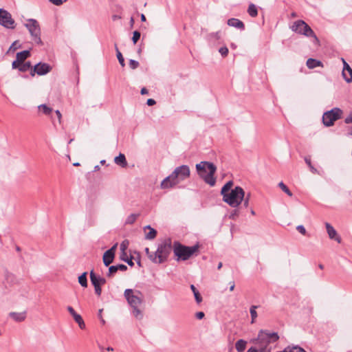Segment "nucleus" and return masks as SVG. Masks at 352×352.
Returning a JSON list of instances; mask_svg holds the SVG:
<instances>
[{
  "mask_svg": "<svg viewBox=\"0 0 352 352\" xmlns=\"http://www.w3.org/2000/svg\"><path fill=\"white\" fill-rule=\"evenodd\" d=\"M140 36H141V34L139 31L135 30L133 32L132 41L134 44H135L138 41V40L140 38Z\"/></svg>",
  "mask_w": 352,
  "mask_h": 352,
  "instance_id": "40",
  "label": "nucleus"
},
{
  "mask_svg": "<svg viewBox=\"0 0 352 352\" xmlns=\"http://www.w3.org/2000/svg\"><path fill=\"white\" fill-rule=\"evenodd\" d=\"M344 122L346 124L352 123V112L349 114V116L347 118H345Z\"/></svg>",
  "mask_w": 352,
  "mask_h": 352,
  "instance_id": "53",
  "label": "nucleus"
},
{
  "mask_svg": "<svg viewBox=\"0 0 352 352\" xmlns=\"http://www.w3.org/2000/svg\"><path fill=\"white\" fill-rule=\"evenodd\" d=\"M140 93H141L142 95L147 94H148V90L145 87H143L141 89Z\"/></svg>",
  "mask_w": 352,
  "mask_h": 352,
  "instance_id": "57",
  "label": "nucleus"
},
{
  "mask_svg": "<svg viewBox=\"0 0 352 352\" xmlns=\"http://www.w3.org/2000/svg\"><path fill=\"white\" fill-rule=\"evenodd\" d=\"M305 161L306 162V164L308 165V166L309 167L311 171L313 173H317V170L316 168H315L312 164H311V159L309 157H305Z\"/></svg>",
  "mask_w": 352,
  "mask_h": 352,
  "instance_id": "39",
  "label": "nucleus"
},
{
  "mask_svg": "<svg viewBox=\"0 0 352 352\" xmlns=\"http://www.w3.org/2000/svg\"><path fill=\"white\" fill-rule=\"evenodd\" d=\"M247 342L240 339L235 344V348L238 352H243L246 347Z\"/></svg>",
  "mask_w": 352,
  "mask_h": 352,
  "instance_id": "24",
  "label": "nucleus"
},
{
  "mask_svg": "<svg viewBox=\"0 0 352 352\" xmlns=\"http://www.w3.org/2000/svg\"><path fill=\"white\" fill-rule=\"evenodd\" d=\"M127 244H128V241H123L121 244H120V250H121V254H124V255H126V250L127 248Z\"/></svg>",
  "mask_w": 352,
  "mask_h": 352,
  "instance_id": "44",
  "label": "nucleus"
},
{
  "mask_svg": "<svg viewBox=\"0 0 352 352\" xmlns=\"http://www.w3.org/2000/svg\"><path fill=\"white\" fill-rule=\"evenodd\" d=\"M227 24L229 26L234 27L236 29H239L241 31H243L245 30V24L244 23L236 18H231L229 19L227 21Z\"/></svg>",
  "mask_w": 352,
  "mask_h": 352,
  "instance_id": "19",
  "label": "nucleus"
},
{
  "mask_svg": "<svg viewBox=\"0 0 352 352\" xmlns=\"http://www.w3.org/2000/svg\"><path fill=\"white\" fill-rule=\"evenodd\" d=\"M107 351H113V349L111 346H108L107 349H106Z\"/></svg>",
  "mask_w": 352,
  "mask_h": 352,
  "instance_id": "62",
  "label": "nucleus"
},
{
  "mask_svg": "<svg viewBox=\"0 0 352 352\" xmlns=\"http://www.w3.org/2000/svg\"><path fill=\"white\" fill-rule=\"evenodd\" d=\"M296 230L302 235H306L307 232L305 227L302 225H299L296 227Z\"/></svg>",
  "mask_w": 352,
  "mask_h": 352,
  "instance_id": "47",
  "label": "nucleus"
},
{
  "mask_svg": "<svg viewBox=\"0 0 352 352\" xmlns=\"http://www.w3.org/2000/svg\"><path fill=\"white\" fill-rule=\"evenodd\" d=\"M124 296L131 307H139L142 303V293L140 291L134 292L132 289H126Z\"/></svg>",
  "mask_w": 352,
  "mask_h": 352,
  "instance_id": "9",
  "label": "nucleus"
},
{
  "mask_svg": "<svg viewBox=\"0 0 352 352\" xmlns=\"http://www.w3.org/2000/svg\"><path fill=\"white\" fill-rule=\"evenodd\" d=\"M67 309L69 311V313L73 316L74 320L78 324L79 327L81 329H85V324L81 316L77 314L74 309V308L71 306H68L67 307Z\"/></svg>",
  "mask_w": 352,
  "mask_h": 352,
  "instance_id": "16",
  "label": "nucleus"
},
{
  "mask_svg": "<svg viewBox=\"0 0 352 352\" xmlns=\"http://www.w3.org/2000/svg\"><path fill=\"white\" fill-rule=\"evenodd\" d=\"M190 289L193 292L195 300L197 303H200L202 301V297L201 296L199 291L197 289L194 285H190Z\"/></svg>",
  "mask_w": 352,
  "mask_h": 352,
  "instance_id": "28",
  "label": "nucleus"
},
{
  "mask_svg": "<svg viewBox=\"0 0 352 352\" xmlns=\"http://www.w3.org/2000/svg\"><path fill=\"white\" fill-rule=\"evenodd\" d=\"M120 259L126 263H127V264L131 266V267H133L134 265V263L133 262L132 259H133V256H131L130 258H129L128 257H126V258H124V254H120Z\"/></svg>",
  "mask_w": 352,
  "mask_h": 352,
  "instance_id": "37",
  "label": "nucleus"
},
{
  "mask_svg": "<svg viewBox=\"0 0 352 352\" xmlns=\"http://www.w3.org/2000/svg\"><path fill=\"white\" fill-rule=\"evenodd\" d=\"M87 272L82 273L79 277H78V283L82 287H87Z\"/></svg>",
  "mask_w": 352,
  "mask_h": 352,
  "instance_id": "29",
  "label": "nucleus"
},
{
  "mask_svg": "<svg viewBox=\"0 0 352 352\" xmlns=\"http://www.w3.org/2000/svg\"><path fill=\"white\" fill-rule=\"evenodd\" d=\"M116 248V245H114L104 253L102 260L105 266L108 267L113 261Z\"/></svg>",
  "mask_w": 352,
  "mask_h": 352,
  "instance_id": "15",
  "label": "nucleus"
},
{
  "mask_svg": "<svg viewBox=\"0 0 352 352\" xmlns=\"http://www.w3.org/2000/svg\"><path fill=\"white\" fill-rule=\"evenodd\" d=\"M49 1L55 6H60L63 2L67 1V0H49Z\"/></svg>",
  "mask_w": 352,
  "mask_h": 352,
  "instance_id": "49",
  "label": "nucleus"
},
{
  "mask_svg": "<svg viewBox=\"0 0 352 352\" xmlns=\"http://www.w3.org/2000/svg\"><path fill=\"white\" fill-rule=\"evenodd\" d=\"M196 170L199 176L210 186H214L216 184L214 174L217 170V166L212 162L202 161L196 164Z\"/></svg>",
  "mask_w": 352,
  "mask_h": 352,
  "instance_id": "2",
  "label": "nucleus"
},
{
  "mask_svg": "<svg viewBox=\"0 0 352 352\" xmlns=\"http://www.w3.org/2000/svg\"><path fill=\"white\" fill-rule=\"evenodd\" d=\"M257 307H258L256 305H252L250 309V315H251V318H252V322H251L252 323H254L255 319L257 318V313L256 311Z\"/></svg>",
  "mask_w": 352,
  "mask_h": 352,
  "instance_id": "32",
  "label": "nucleus"
},
{
  "mask_svg": "<svg viewBox=\"0 0 352 352\" xmlns=\"http://www.w3.org/2000/svg\"><path fill=\"white\" fill-rule=\"evenodd\" d=\"M134 22H135L134 21V19L133 17H131V19H130V26H131V28H133Z\"/></svg>",
  "mask_w": 352,
  "mask_h": 352,
  "instance_id": "59",
  "label": "nucleus"
},
{
  "mask_svg": "<svg viewBox=\"0 0 352 352\" xmlns=\"http://www.w3.org/2000/svg\"><path fill=\"white\" fill-rule=\"evenodd\" d=\"M90 279L92 285L94 287L96 294L100 296L102 293L101 285L106 283V279L104 278L96 276L93 270L90 272Z\"/></svg>",
  "mask_w": 352,
  "mask_h": 352,
  "instance_id": "12",
  "label": "nucleus"
},
{
  "mask_svg": "<svg viewBox=\"0 0 352 352\" xmlns=\"http://www.w3.org/2000/svg\"><path fill=\"white\" fill-rule=\"evenodd\" d=\"M139 214H130L126 219V224H133L135 220L137 219Z\"/></svg>",
  "mask_w": 352,
  "mask_h": 352,
  "instance_id": "35",
  "label": "nucleus"
},
{
  "mask_svg": "<svg viewBox=\"0 0 352 352\" xmlns=\"http://www.w3.org/2000/svg\"><path fill=\"white\" fill-rule=\"evenodd\" d=\"M190 170L187 165H182L177 167L174 171L168 177H166L161 183V187L163 189L172 188L188 178Z\"/></svg>",
  "mask_w": 352,
  "mask_h": 352,
  "instance_id": "1",
  "label": "nucleus"
},
{
  "mask_svg": "<svg viewBox=\"0 0 352 352\" xmlns=\"http://www.w3.org/2000/svg\"><path fill=\"white\" fill-rule=\"evenodd\" d=\"M204 316H205V314L203 311L197 312L195 314V317L199 320L203 319L204 318Z\"/></svg>",
  "mask_w": 352,
  "mask_h": 352,
  "instance_id": "51",
  "label": "nucleus"
},
{
  "mask_svg": "<svg viewBox=\"0 0 352 352\" xmlns=\"http://www.w3.org/2000/svg\"><path fill=\"white\" fill-rule=\"evenodd\" d=\"M234 287H235L234 283V282L231 283V285L230 287V291L232 292L234 289Z\"/></svg>",
  "mask_w": 352,
  "mask_h": 352,
  "instance_id": "58",
  "label": "nucleus"
},
{
  "mask_svg": "<svg viewBox=\"0 0 352 352\" xmlns=\"http://www.w3.org/2000/svg\"><path fill=\"white\" fill-rule=\"evenodd\" d=\"M245 196V191L241 186H236L223 197V201L233 208L238 207Z\"/></svg>",
  "mask_w": 352,
  "mask_h": 352,
  "instance_id": "5",
  "label": "nucleus"
},
{
  "mask_svg": "<svg viewBox=\"0 0 352 352\" xmlns=\"http://www.w3.org/2000/svg\"><path fill=\"white\" fill-rule=\"evenodd\" d=\"M100 170V166L98 165L95 166L94 171H97Z\"/></svg>",
  "mask_w": 352,
  "mask_h": 352,
  "instance_id": "63",
  "label": "nucleus"
},
{
  "mask_svg": "<svg viewBox=\"0 0 352 352\" xmlns=\"http://www.w3.org/2000/svg\"><path fill=\"white\" fill-rule=\"evenodd\" d=\"M250 193H248L246 195H245L244 198L242 201H243V206L245 208H248L249 206V202L250 199Z\"/></svg>",
  "mask_w": 352,
  "mask_h": 352,
  "instance_id": "42",
  "label": "nucleus"
},
{
  "mask_svg": "<svg viewBox=\"0 0 352 352\" xmlns=\"http://www.w3.org/2000/svg\"><path fill=\"white\" fill-rule=\"evenodd\" d=\"M222 265H222V263H221V262L219 263L218 266H217V269H218V270H220V269L222 267Z\"/></svg>",
  "mask_w": 352,
  "mask_h": 352,
  "instance_id": "64",
  "label": "nucleus"
},
{
  "mask_svg": "<svg viewBox=\"0 0 352 352\" xmlns=\"http://www.w3.org/2000/svg\"><path fill=\"white\" fill-rule=\"evenodd\" d=\"M155 103H156L155 100L153 98H149L146 101V104L148 106H153V105L155 104Z\"/></svg>",
  "mask_w": 352,
  "mask_h": 352,
  "instance_id": "52",
  "label": "nucleus"
},
{
  "mask_svg": "<svg viewBox=\"0 0 352 352\" xmlns=\"http://www.w3.org/2000/svg\"><path fill=\"white\" fill-rule=\"evenodd\" d=\"M342 111L339 108H333L330 111L324 113L322 116V122L326 126H331L334 122L341 118Z\"/></svg>",
  "mask_w": 352,
  "mask_h": 352,
  "instance_id": "10",
  "label": "nucleus"
},
{
  "mask_svg": "<svg viewBox=\"0 0 352 352\" xmlns=\"http://www.w3.org/2000/svg\"><path fill=\"white\" fill-rule=\"evenodd\" d=\"M10 316L13 318L16 322H21L25 319L26 313L25 312H11L10 313Z\"/></svg>",
  "mask_w": 352,
  "mask_h": 352,
  "instance_id": "22",
  "label": "nucleus"
},
{
  "mask_svg": "<svg viewBox=\"0 0 352 352\" xmlns=\"http://www.w3.org/2000/svg\"><path fill=\"white\" fill-rule=\"evenodd\" d=\"M32 68H33V67H32L31 63L30 61H27L25 63H19V66L16 69L20 72H25L29 69L31 70Z\"/></svg>",
  "mask_w": 352,
  "mask_h": 352,
  "instance_id": "26",
  "label": "nucleus"
},
{
  "mask_svg": "<svg viewBox=\"0 0 352 352\" xmlns=\"http://www.w3.org/2000/svg\"><path fill=\"white\" fill-rule=\"evenodd\" d=\"M118 270H120V271H126L127 270V267L126 265H124V264H118L117 265H116Z\"/></svg>",
  "mask_w": 352,
  "mask_h": 352,
  "instance_id": "50",
  "label": "nucleus"
},
{
  "mask_svg": "<svg viewBox=\"0 0 352 352\" xmlns=\"http://www.w3.org/2000/svg\"><path fill=\"white\" fill-rule=\"evenodd\" d=\"M199 248V243L192 246H186L179 241H175L173 243V252L175 256L177 257V261H186L192 255H197Z\"/></svg>",
  "mask_w": 352,
  "mask_h": 352,
  "instance_id": "4",
  "label": "nucleus"
},
{
  "mask_svg": "<svg viewBox=\"0 0 352 352\" xmlns=\"http://www.w3.org/2000/svg\"><path fill=\"white\" fill-rule=\"evenodd\" d=\"M115 47H116V52H117V58H118V60L119 61V63L120 64V65L122 67H124L125 65V63H124V59L122 56V54H121V52L119 51L118 47H117V45H115Z\"/></svg>",
  "mask_w": 352,
  "mask_h": 352,
  "instance_id": "31",
  "label": "nucleus"
},
{
  "mask_svg": "<svg viewBox=\"0 0 352 352\" xmlns=\"http://www.w3.org/2000/svg\"><path fill=\"white\" fill-rule=\"evenodd\" d=\"M141 21H146V16L144 14H141Z\"/></svg>",
  "mask_w": 352,
  "mask_h": 352,
  "instance_id": "61",
  "label": "nucleus"
},
{
  "mask_svg": "<svg viewBox=\"0 0 352 352\" xmlns=\"http://www.w3.org/2000/svg\"><path fill=\"white\" fill-rule=\"evenodd\" d=\"M19 47H21V45L18 43V41H16L12 43V44L11 45V46L10 47V48L8 51V53L10 51L14 52Z\"/></svg>",
  "mask_w": 352,
  "mask_h": 352,
  "instance_id": "41",
  "label": "nucleus"
},
{
  "mask_svg": "<svg viewBox=\"0 0 352 352\" xmlns=\"http://www.w3.org/2000/svg\"><path fill=\"white\" fill-rule=\"evenodd\" d=\"M325 227L329 237L331 239H333L336 241L338 243H340L342 241L341 237L338 235L337 231L334 229V228L329 223L327 222L325 223Z\"/></svg>",
  "mask_w": 352,
  "mask_h": 352,
  "instance_id": "18",
  "label": "nucleus"
},
{
  "mask_svg": "<svg viewBox=\"0 0 352 352\" xmlns=\"http://www.w3.org/2000/svg\"><path fill=\"white\" fill-rule=\"evenodd\" d=\"M114 162L122 168H126L128 165L125 155L120 153L118 156L114 158Z\"/></svg>",
  "mask_w": 352,
  "mask_h": 352,
  "instance_id": "20",
  "label": "nucleus"
},
{
  "mask_svg": "<svg viewBox=\"0 0 352 352\" xmlns=\"http://www.w3.org/2000/svg\"><path fill=\"white\" fill-rule=\"evenodd\" d=\"M118 269L116 265H111L109 268V272L107 274V276L108 277H112L114 276V274L118 272Z\"/></svg>",
  "mask_w": 352,
  "mask_h": 352,
  "instance_id": "36",
  "label": "nucleus"
},
{
  "mask_svg": "<svg viewBox=\"0 0 352 352\" xmlns=\"http://www.w3.org/2000/svg\"><path fill=\"white\" fill-rule=\"evenodd\" d=\"M138 66H139V63L137 60H135L133 59H131L129 60V67L132 69H135L138 68Z\"/></svg>",
  "mask_w": 352,
  "mask_h": 352,
  "instance_id": "43",
  "label": "nucleus"
},
{
  "mask_svg": "<svg viewBox=\"0 0 352 352\" xmlns=\"http://www.w3.org/2000/svg\"><path fill=\"white\" fill-rule=\"evenodd\" d=\"M278 186L288 196L292 197L293 195L292 192L290 191V190L288 188V187L283 182H279Z\"/></svg>",
  "mask_w": 352,
  "mask_h": 352,
  "instance_id": "30",
  "label": "nucleus"
},
{
  "mask_svg": "<svg viewBox=\"0 0 352 352\" xmlns=\"http://www.w3.org/2000/svg\"><path fill=\"white\" fill-rule=\"evenodd\" d=\"M56 116H57V117H58V119L59 122H60L61 113H60V111H59V110H56Z\"/></svg>",
  "mask_w": 352,
  "mask_h": 352,
  "instance_id": "55",
  "label": "nucleus"
},
{
  "mask_svg": "<svg viewBox=\"0 0 352 352\" xmlns=\"http://www.w3.org/2000/svg\"><path fill=\"white\" fill-rule=\"evenodd\" d=\"M52 67L45 63H38L31 69L30 75L34 76L36 74L39 76L45 75L52 70Z\"/></svg>",
  "mask_w": 352,
  "mask_h": 352,
  "instance_id": "13",
  "label": "nucleus"
},
{
  "mask_svg": "<svg viewBox=\"0 0 352 352\" xmlns=\"http://www.w3.org/2000/svg\"><path fill=\"white\" fill-rule=\"evenodd\" d=\"M219 52L222 56L225 57L228 54V49L227 47H222L219 50Z\"/></svg>",
  "mask_w": 352,
  "mask_h": 352,
  "instance_id": "46",
  "label": "nucleus"
},
{
  "mask_svg": "<svg viewBox=\"0 0 352 352\" xmlns=\"http://www.w3.org/2000/svg\"><path fill=\"white\" fill-rule=\"evenodd\" d=\"M306 65L309 69H314L316 67H322L323 64L320 60L309 58L307 59Z\"/></svg>",
  "mask_w": 352,
  "mask_h": 352,
  "instance_id": "21",
  "label": "nucleus"
},
{
  "mask_svg": "<svg viewBox=\"0 0 352 352\" xmlns=\"http://www.w3.org/2000/svg\"><path fill=\"white\" fill-rule=\"evenodd\" d=\"M258 349L254 348V347H251L250 348L247 352H258Z\"/></svg>",
  "mask_w": 352,
  "mask_h": 352,
  "instance_id": "56",
  "label": "nucleus"
},
{
  "mask_svg": "<svg viewBox=\"0 0 352 352\" xmlns=\"http://www.w3.org/2000/svg\"><path fill=\"white\" fill-rule=\"evenodd\" d=\"M25 27L28 30L32 39L38 45H43L41 38V28L38 22L34 19H29L27 23L24 24Z\"/></svg>",
  "mask_w": 352,
  "mask_h": 352,
  "instance_id": "6",
  "label": "nucleus"
},
{
  "mask_svg": "<svg viewBox=\"0 0 352 352\" xmlns=\"http://www.w3.org/2000/svg\"><path fill=\"white\" fill-rule=\"evenodd\" d=\"M236 214H237V210H235L234 212H233L230 214V218L234 219V215H236Z\"/></svg>",
  "mask_w": 352,
  "mask_h": 352,
  "instance_id": "60",
  "label": "nucleus"
},
{
  "mask_svg": "<svg viewBox=\"0 0 352 352\" xmlns=\"http://www.w3.org/2000/svg\"><path fill=\"white\" fill-rule=\"evenodd\" d=\"M144 230L146 229H148L149 230V232L148 233H146V236H145V239H148V240H152L153 239H155L157 236V231L154 229V228H152L150 226H146L144 228Z\"/></svg>",
  "mask_w": 352,
  "mask_h": 352,
  "instance_id": "23",
  "label": "nucleus"
},
{
  "mask_svg": "<svg viewBox=\"0 0 352 352\" xmlns=\"http://www.w3.org/2000/svg\"><path fill=\"white\" fill-rule=\"evenodd\" d=\"M343 62L342 76L346 82H352V69L344 58H342Z\"/></svg>",
  "mask_w": 352,
  "mask_h": 352,
  "instance_id": "17",
  "label": "nucleus"
},
{
  "mask_svg": "<svg viewBox=\"0 0 352 352\" xmlns=\"http://www.w3.org/2000/svg\"><path fill=\"white\" fill-rule=\"evenodd\" d=\"M38 109L41 111H42L45 115H49L52 111V109L51 108L48 107L45 104L39 105Z\"/></svg>",
  "mask_w": 352,
  "mask_h": 352,
  "instance_id": "34",
  "label": "nucleus"
},
{
  "mask_svg": "<svg viewBox=\"0 0 352 352\" xmlns=\"http://www.w3.org/2000/svg\"><path fill=\"white\" fill-rule=\"evenodd\" d=\"M133 308V316L138 320H141L143 317L142 313L138 307H132Z\"/></svg>",
  "mask_w": 352,
  "mask_h": 352,
  "instance_id": "33",
  "label": "nucleus"
},
{
  "mask_svg": "<svg viewBox=\"0 0 352 352\" xmlns=\"http://www.w3.org/2000/svg\"><path fill=\"white\" fill-rule=\"evenodd\" d=\"M31 55L29 50H23L18 52L16 56V60L12 63V68L16 69L19 66V63H24V61Z\"/></svg>",
  "mask_w": 352,
  "mask_h": 352,
  "instance_id": "14",
  "label": "nucleus"
},
{
  "mask_svg": "<svg viewBox=\"0 0 352 352\" xmlns=\"http://www.w3.org/2000/svg\"><path fill=\"white\" fill-rule=\"evenodd\" d=\"M248 13L251 17H256L258 15V10L254 3H250L248 8Z\"/></svg>",
  "mask_w": 352,
  "mask_h": 352,
  "instance_id": "27",
  "label": "nucleus"
},
{
  "mask_svg": "<svg viewBox=\"0 0 352 352\" xmlns=\"http://www.w3.org/2000/svg\"><path fill=\"white\" fill-rule=\"evenodd\" d=\"M144 250H145V252H146V255H147V256L148 257L149 259H150L151 255L153 256L155 254V252H150L148 248H146Z\"/></svg>",
  "mask_w": 352,
  "mask_h": 352,
  "instance_id": "54",
  "label": "nucleus"
},
{
  "mask_svg": "<svg viewBox=\"0 0 352 352\" xmlns=\"http://www.w3.org/2000/svg\"><path fill=\"white\" fill-rule=\"evenodd\" d=\"M208 36L210 38H214L215 40H219L221 38V36H220V32H212V33H210Z\"/></svg>",
  "mask_w": 352,
  "mask_h": 352,
  "instance_id": "45",
  "label": "nucleus"
},
{
  "mask_svg": "<svg viewBox=\"0 0 352 352\" xmlns=\"http://www.w3.org/2000/svg\"><path fill=\"white\" fill-rule=\"evenodd\" d=\"M233 186V182L232 181H228L221 188V194L224 197V195H227L228 192H230V189L232 186Z\"/></svg>",
  "mask_w": 352,
  "mask_h": 352,
  "instance_id": "25",
  "label": "nucleus"
},
{
  "mask_svg": "<svg viewBox=\"0 0 352 352\" xmlns=\"http://www.w3.org/2000/svg\"><path fill=\"white\" fill-rule=\"evenodd\" d=\"M293 32L307 36H311L318 41V39L311 28L302 20L296 21L291 27Z\"/></svg>",
  "mask_w": 352,
  "mask_h": 352,
  "instance_id": "8",
  "label": "nucleus"
},
{
  "mask_svg": "<svg viewBox=\"0 0 352 352\" xmlns=\"http://www.w3.org/2000/svg\"><path fill=\"white\" fill-rule=\"evenodd\" d=\"M172 241L170 238L165 239L157 245L155 254L150 256V260L153 263L161 264L166 262L171 252Z\"/></svg>",
  "mask_w": 352,
  "mask_h": 352,
  "instance_id": "3",
  "label": "nucleus"
},
{
  "mask_svg": "<svg viewBox=\"0 0 352 352\" xmlns=\"http://www.w3.org/2000/svg\"><path fill=\"white\" fill-rule=\"evenodd\" d=\"M14 20L12 18V15L7 10L1 8L0 9V25L8 28H14Z\"/></svg>",
  "mask_w": 352,
  "mask_h": 352,
  "instance_id": "11",
  "label": "nucleus"
},
{
  "mask_svg": "<svg viewBox=\"0 0 352 352\" xmlns=\"http://www.w3.org/2000/svg\"><path fill=\"white\" fill-rule=\"evenodd\" d=\"M289 347V352H306V351L299 346Z\"/></svg>",
  "mask_w": 352,
  "mask_h": 352,
  "instance_id": "38",
  "label": "nucleus"
},
{
  "mask_svg": "<svg viewBox=\"0 0 352 352\" xmlns=\"http://www.w3.org/2000/svg\"><path fill=\"white\" fill-rule=\"evenodd\" d=\"M258 352H271V347L267 346H259Z\"/></svg>",
  "mask_w": 352,
  "mask_h": 352,
  "instance_id": "48",
  "label": "nucleus"
},
{
  "mask_svg": "<svg viewBox=\"0 0 352 352\" xmlns=\"http://www.w3.org/2000/svg\"><path fill=\"white\" fill-rule=\"evenodd\" d=\"M278 339L279 336L277 333L262 329L258 333L256 341L259 346H268L270 343L276 342Z\"/></svg>",
  "mask_w": 352,
  "mask_h": 352,
  "instance_id": "7",
  "label": "nucleus"
}]
</instances>
